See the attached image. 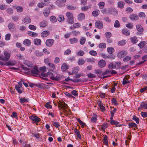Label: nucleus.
<instances>
[{
	"label": "nucleus",
	"mask_w": 147,
	"mask_h": 147,
	"mask_svg": "<svg viewBox=\"0 0 147 147\" xmlns=\"http://www.w3.org/2000/svg\"><path fill=\"white\" fill-rule=\"evenodd\" d=\"M50 32L49 31L45 30L42 32L41 34V36L42 38H45L49 35Z\"/></svg>",
	"instance_id": "obj_16"
},
{
	"label": "nucleus",
	"mask_w": 147,
	"mask_h": 147,
	"mask_svg": "<svg viewBox=\"0 0 147 147\" xmlns=\"http://www.w3.org/2000/svg\"><path fill=\"white\" fill-rule=\"evenodd\" d=\"M125 55V52L124 51H121L117 54V57L120 58H123Z\"/></svg>",
	"instance_id": "obj_20"
},
{
	"label": "nucleus",
	"mask_w": 147,
	"mask_h": 147,
	"mask_svg": "<svg viewBox=\"0 0 147 147\" xmlns=\"http://www.w3.org/2000/svg\"><path fill=\"white\" fill-rule=\"evenodd\" d=\"M145 44V42H141L138 44V46L140 47V48H142L144 46Z\"/></svg>",
	"instance_id": "obj_59"
},
{
	"label": "nucleus",
	"mask_w": 147,
	"mask_h": 147,
	"mask_svg": "<svg viewBox=\"0 0 147 147\" xmlns=\"http://www.w3.org/2000/svg\"><path fill=\"white\" fill-rule=\"evenodd\" d=\"M29 118L32 121L33 124H34V123H38L41 121L40 118L34 114L30 116Z\"/></svg>",
	"instance_id": "obj_4"
},
{
	"label": "nucleus",
	"mask_w": 147,
	"mask_h": 147,
	"mask_svg": "<svg viewBox=\"0 0 147 147\" xmlns=\"http://www.w3.org/2000/svg\"><path fill=\"white\" fill-rule=\"evenodd\" d=\"M143 109H147V104L145 103L144 102H143L141 104L140 106L138 108V110H142Z\"/></svg>",
	"instance_id": "obj_12"
},
{
	"label": "nucleus",
	"mask_w": 147,
	"mask_h": 147,
	"mask_svg": "<svg viewBox=\"0 0 147 147\" xmlns=\"http://www.w3.org/2000/svg\"><path fill=\"white\" fill-rule=\"evenodd\" d=\"M131 42L134 44H135L138 41L137 37L136 36H134L130 38Z\"/></svg>",
	"instance_id": "obj_31"
},
{
	"label": "nucleus",
	"mask_w": 147,
	"mask_h": 147,
	"mask_svg": "<svg viewBox=\"0 0 147 147\" xmlns=\"http://www.w3.org/2000/svg\"><path fill=\"white\" fill-rule=\"evenodd\" d=\"M107 139L108 137L106 135H105L103 139V143H104L107 146L108 145V143L109 142Z\"/></svg>",
	"instance_id": "obj_37"
},
{
	"label": "nucleus",
	"mask_w": 147,
	"mask_h": 147,
	"mask_svg": "<svg viewBox=\"0 0 147 147\" xmlns=\"http://www.w3.org/2000/svg\"><path fill=\"white\" fill-rule=\"evenodd\" d=\"M88 81V79L86 78L83 79L81 80L80 79H74L72 80V81L74 83L87 82Z\"/></svg>",
	"instance_id": "obj_11"
},
{
	"label": "nucleus",
	"mask_w": 147,
	"mask_h": 147,
	"mask_svg": "<svg viewBox=\"0 0 147 147\" xmlns=\"http://www.w3.org/2000/svg\"><path fill=\"white\" fill-rule=\"evenodd\" d=\"M66 15L67 17V21L68 23L70 24H73L74 23L73 15L72 13L69 12H67Z\"/></svg>",
	"instance_id": "obj_3"
},
{
	"label": "nucleus",
	"mask_w": 147,
	"mask_h": 147,
	"mask_svg": "<svg viewBox=\"0 0 147 147\" xmlns=\"http://www.w3.org/2000/svg\"><path fill=\"white\" fill-rule=\"evenodd\" d=\"M42 76L44 77L49 76L51 79L54 80H58L60 79L59 76H57L56 74H54L51 72H48L47 74H42Z\"/></svg>",
	"instance_id": "obj_2"
},
{
	"label": "nucleus",
	"mask_w": 147,
	"mask_h": 147,
	"mask_svg": "<svg viewBox=\"0 0 147 147\" xmlns=\"http://www.w3.org/2000/svg\"><path fill=\"white\" fill-rule=\"evenodd\" d=\"M125 26L127 28L130 29H132L133 27V25L131 23H129L126 24Z\"/></svg>",
	"instance_id": "obj_63"
},
{
	"label": "nucleus",
	"mask_w": 147,
	"mask_h": 147,
	"mask_svg": "<svg viewBox=\"0 0 147 147\" xmlns=\"http://www.w3.org/2000/svg\"><path fill=\"white\" fill-rule=\"evenodd\" d=\"M69 68V66L65 63H63L61 67V69L63 71H66Z\"/></svg>",
	"instance_id": "obj_26"
},
{
	"label": "nucleus",
	"mask_w": 147,
	"mask_h": 147,
	"mask_svg": "<svg viewBox=\"0 0 147 147\" xmlns=\"http://www.w3.org/2000/svg\"><path fill=\"white\" fill-rule=\"evenodd\" d=\"M128 126H129V127L130 128H137V125L134 123V122H131L129 123Z\"/></svg>",
	"instance_id": "obj_33"
},
{
	"label": "nucleus",
	"mask_w": 147,
	"mask_h": 147,
	"mask_svg": "<svg viewBox=\"0 0 147 147\" xmlns=\"http://www.w3.org/2000/svg\"><path fill=\"white\" fill-rule=\"evenodd\" d=\"M110 122L111 125H118L119 123V122L114 120Z\"/></svg>",
	"instance_id": "obj_56"
},
{
	"label": "nucleus",
	"mask_w": 147,
	"mask_h": 147,
	"mask_svg": "<svg viewBox=\"0 0 147 147\" xmlns=\"http://www.w3.org/2000/svg\"><path fill=\"white\" fill-rule=\"evenodd\" d=\"M4 55L5 56V61H7L10 58V55L9 53L6 51H5L4 53Z\"/></svg>",
	"instance_id": "obj_24"
},
{
	"label": "nucleus",
	"mask_w": 147,
	"mask_h": 147,
	"mask_svg": "<svg viewBox=\"0 0 147 147\" xmlns=\"http://www.w3.org/2000/svg\"><path fill=\"white\" fill-rule=\"evenodd\" d=\"M93 117L91 118V120L93 123H96L97 121V115L95 114H93Z\"/></svg>",
	"instance_id": "obj_30"
},
{
	"label": "nucleus",
	"mask_w": 147,
	"mask_h": 147,
	"mask_svg": "<svg viewBox=\"0 0 147 147\" xmlns=\"http://www.w3.org/2000/svg\"><path fill=\"white\" fill-rule=\"evenodd\" d=\"M108 52L110 54L113 53L115 51L114 49L112 47H108L107 48Z\"/></svg>",
	"instance_id": "obj_46"
},
{
	"label": "nucleus",
	"mask_w": 147,
	"mask_h": 147,
	"mask_svg": "<svg viewBox=\"0 0 147 147\" xmlns=\"http://www.w3.org/2000/svg\"><path fill=\"white\" fill-rule=\"evenodd\" d=\"M22 86V83L21 82H19L18 84L15 86V88L18 92L21 94L22 92V91L20 89Z\"/></svg>",
	"instance_id": "obj_6"
},
{
	"label": "nucleus",
	"mask_w": 147,
	"mask_h": 147,
	"mask_svg": "<svg viewBox=\"0 0 147 147\" xmlns=\"http://www.w3.org/2000/svg\"><path fill=\"white\" fill-rule=\"evenodd\" d=\"M28 28L30 30H35L36 29V27L33 25H29Z\"/></svg>",
	"instance_id": "obj_64"
},
{
	"label": "nucleus",
	"mask_w": 147,
	"mask_h": 147,
	"mask_svg": "<svg viewBox=\"0 0 147 147\" xmlns=\"http://www.w3.org/2000/svg\"><path fill=\"white\" fill-rule=\"evenodd\" d=\"M108 68L111 69H115L116 68V65L114 64L113 63H111L109 64Z\"/></svg>",
	"instance_id": "obj_35"
},
{
	"label": "nucleus",
	"mask_w": 147,
	"mask_h": 147,
	"mask_svg": "<svg viewBox=\"0 0 147 147\" xmlns=\"http://www.w3.org/2000/svg\"><path fill=\"white\" fill-rule=\"evenodd\" d=\"M66 0H57L56 2V5L59 7H61L65 6Z\"/></svg>",
	"instance_id": "obj_8"
},
{
	"label": "nucleus",
	"mask_w": 147,
	"mask_h": 147,
	"mask_svg": "<svg viewBox=\"0 0 147 147\" xmlns=\"http://www.w3.org/2000/svg\"><path fill=\"white\" fill-rule=\"evenodd\" d=\"M42 41L41 39L38 38H35L33 40L34 44L36 46H39L41 45Z\"/></svg>",
	"instance_id": "obj_17"
},
{
	"label": "nucleus",
	"mask_w": 147,
	"mask_h": 147,
	"mask_svg": "<svg viewBox=\"0 0 147 147\" xmlns=\"http://www.w3.org/2000/svg\"><path fill=\"white\" fill-rule=\"evenodd\" d=\"M126 41L125 40H123L119 41L118 43V45L120 46L124 45L126 43Z\"/></svg>",
	"instance_id": "obj_34"
},
{
	"label": "nucleus",
	"mask_w": 147,
	"mask_h": 147,
	"mask_svg": "<svg viewBox=\"0 0 147 147\" xmlns=\"http://www.w3.org/2000/svg\"><path fill=\"white\" fill-rule=\"evenodd\" d=\"M110 70L107 69L105 72L102 73L100 76V77L103 79L107 78L111 76L110 74Z\"/></svg>",
	"instance_id": "obj_5"
},
{
	"label": "nucleus",
	"mask_w": 147,
	"mask_h": 147,
	"mask_svg": "<svg viewBox=\"0 0 147 147\" xmlns=\"http://www.w3.org/2000/svg\"><path fill=\"white\" fill-rule=\"evenodd\" d=\"M54 42V40L52 39H48L46 41V46L48 47H51L53 45Z\"/></svg>",
	"instance_id": "obj_7"
},
{
	"label": "nucleus",
	"mask_w": 147,
	"mask_h": 147,
	"mask_svg": "<svg viewBox=\"0 0 147 147\" xmlns=\"http://www.w3.org/2000/svg\"><path fill=\"white\" fill-rule=\"evenodd\" d=\"M39 72L37 67L35 66L31 69V73L32 74L38 75L39 74Z\"/></svg>",
	"instance_id": "obj_10"
},
{
	"label": "nucleus",
	"mask_w": 147,
	"mask_h": 147,
	"mask_svg": "<svg viewBox=\"0 0 147 147\" xmlns=\"http://www.w3.org/2000/svg\"><path fill=\"white\" fill-rule=\"evenodd\" d=\"M28 100L25 98H22L20 99V102L21 103L28 102Z\"/></svg>",
	"instance_id": "obj_51"
},
{
	"label": "nucleus",
	"mask_w": 147,
	"mask_h": 147,
	"mask_svg": "<svg viewBox=\"0 0 147 147\" xmlns=\"http://www.w3.org/2000/svg\"><path fill=\"white\" fill-rule=\"evenodd\" d=\"M133 11V9L130 7H127L125 9V11L127 13H131Z\"/></svg>",
	"instance_id": "obj_58"
},
{
	"label": "nucleus",
	"mask_w": 147,
	"mask_h": 147,
	"mask_svg": "<svg viewBox=\"0 0 147 147\" xmlns=\"http://www.w3.org/2000/svg\"><path fill=\"white\" fill-rule=\"evenodd\" d=\"M123 34L126 36H129L130 35V32L129 30L126 28L123 29L122 30Z\"/></svg>",
	"instance_id": "obj_25"
},
{
	"label": "nucleus",
	"mask_w": 147,
	"mask_h": 147,
	"mask_svg": "<svg viewBox=\"0 0 147 147\" xmlns=\"http://www.w3.org/2000/svg\"><path fill=\"white\" fill-rule=\"evenodd\" d=\"M77 18L79 21H82L85 18V14L83 13H80L78 15Z\"/></svg>",
	"instance_id": "obj_13"
},
{
	"label": "nucleus",
	"mask_w": 147,
	"mask_h": 147,
	"mask_svg": "<svg viewBox=\"0 0 147 147\" xmlns=\"http://www.w3.org/2000/svg\"><path fill=\"white\" fill-rule=\"evenodd\" d=\"M6 65H14L15 64V63L12 61H9L6 63Z\"/></svg>",
	"instance_id": "obj_50"
},
{
	"label": "nucleus",
	"mask_w": 147,
	"mask_h": 147,
	"mask_svg": "<svg viewBox=\"0 0 147 147\" xmlns=\"http://www.w3.org/2000/svg\"><path fill=\"white\" fill-rule=\"evenodd\" d=\"M99 11L98 10H95L93 11L92 13V15L95 17H96L98 15V11Z\"/></svg>",
	"instance_id": "obj_53"
},
{
	"label": "nucleus",
	"mask_w": 147,
	"mask_h": 147,
	"mask_svg": "<svg viewBox=\"0 0 147 147\" xmlns=\"http://www.w3.org/2000/svg\"><path fill=\"white\" fill-rule=\"evenodd\" d=\"M89 53L91 55L94 56H96L97 55V53L95 51H90Z\"/></svg>",
	"instance_id": "obj_60"
},
{
	"label": "nucleus",
	"mask_w": 147,
	"mask_h": 147,
	"mask_svg": "<svg viewBox=\"0 0 147 147\" xmlns=\"http://www.w3.org/2000/svg\"><path fill=\"white\" fill-rule=\"evenodd\" d=\"M53 126L57 128L59 127L60 126V123L59 122L54 121L53 122Z\"/></svg>",
	"instance_id": "obj_62"
},
{
	"label": "nucleus",
	"mask_w": 147,
	"mask_h": 147,
	"mask_svg": "<svg viewBox=\"0 0 147 147\" xmlns=\"http://www.w3.org/2000/svg\"><path fill=\"white\" fill-rule=\"evenodd\" d=\"M120 26L119 22L118 20H116L115 21L114 24V27L115 28H119Z\"/></svg>",
	"instance_id": "obj_54"
},
{
	"label": "nucleus",
	"mask_w": 147,
	"mask_h": 147,
	"mask_svg": "<svg viewBox=\"0 0 147 147\" xmlns=\"http://www.w3.org/2000/svg\"><path fill=\"white\" fill-rule=\"evenodd\" d=\"M137 30L140 32L141 33L144 31V29L142 26L140 24H137L136 26Z\"/></svg>",
	"instance_id": "obj_18"
},
{
	"label": "nucleus",
	"mask_w": 147,
	"mask_h": 147,
	"mask_svg": "<svg viewBox=\"0 0 147 147\" xmlns=\"http://www.w3.org/2000/svg\"><path fill=\"white\" fill-rule=\"evenodd\" d=\"M40 1L43 3L44 6L48 5L50 2L49 0H41Z\"/></svg>",
	"instance_id": "obj_47"
},
{
	"label": "nucleus",
	"mask_w": 147,
	"mask_h": 147,
	"mask_svg": "<svg viewBox=\"0 0 147 147\" xmlns=\"http://www.w3.org/2000/svg\"><path fill=\"white\" fill-rule=\"evenodd\" d=\"M98 47L100 49H104L106 47V44L105 43H101L99 44Z\"/></svg>",
	"instance_id": "obj_49"
},
{
	"label": "nucleus",
	"mask_w": 147,
	"mask_h": 147,
	"mask_svg": "<svg viewBox=\"0 0 147 147\" xmlns=\"http://www.w3.org/2000/svg\"><path fill=\"white\" fill-rule=\"evenodd\" d=\"M106 65V62L105 61L103 60H101L99 61L98 63V65L100 67H104Z\"/></svg>",
	"instance_id": "obj_15"
},
{
	"label": "nucleus",
	"mask_w": 147,
	"mask_h": 147,
	"mask_svg": "<svg viewBox=\"0 0 147 147\" xmlns=\"http://www.w3.org/2000/svg\"><path fill=\"white\" fill-rule=\"evenodd\" d=\"M110 13L113 14H117V11L115 9L113 8H111L109 10Z\"/></svg>",
	"instance_id": "obj_42"
},
{
	"label": "nucleus",
	"mask_w": 147,
	"mask_h": 147,
	"mask_svg": "<svg viewBox=\"0 0 147 147\" xmlns=\"http://www.w3.org/2000/svg\"><path fill=\"white\" fill-rule=\"evenodd\" d=\"M21 67L22 68L23 70H25L27 74H28L30 73V71L29 68L26 67L25 66L23 65H21Z\"/></svg>",
	"instance_id": "obj_32"
},
{
	"label": "nucleus",
	"mask_w": 147,
	"mask_h": 147,
	"mask_svg": "<svg viewBox=\"0 0 147 147\" xmlns=\"http://www.w3.org/2000/svg\"><path fill=\"white\" fill-rule=\"evenodd\" d=\"M22 21L24 23L28 24L31 22V20L29 16H26L23 19Z\"/></svg>",
	"instance_id": "obj_14"
},
{
	"label": "nucleus",
	"mask_w": 147,
	"mask_h": 147,
	"mask_svg": "<svg viewBox=\"0 0 147 147\" xmlns=\"http://www.w3.org/2000/svg\"><path fill=\"white\" fill-rule=\"evenodd\" d=\"M43 13L45 16V17H47L50 13V10L48 9H45Z\"/></svg>",
	"instance_id": "obj_44"
},
{
	"label": "nucleus",
	"mask_w": 147,
	"mask_h": 147,
	"mask_svg": "<svg viewBox=\"0 0 147 147\" xmlns=\"http://www.w3.org/2000/svg\"><path fill=\"white\" fill-rule=\"evenodd\" d=\"M69 41L71 44H73L74 43H76L78 41V39L76 38H70Z\"/></svg>",
	"instance_id": "obj_40"
},
{
	"label": "nucleus",
	"mask_w": 147,
	"mask_h": 147,
	"mask_svg": "<svg viewBox=\"0 0 147 147\" xmlns=\"http://www.w3.org/2000/svg\"><path fill=\"white\" fill-rule=\"evenodd\" d=\"M86 40V38H82L80 39V42L81 45H84Z\"/></svg>",
	"instance_id": "obj_61"
},
{
	"label": "nucleus",
	"mask_w": 147,
	"mask_h": 147,
	"mask_svg": "<svg viewBox=\"0 0 147 147\" xmlns=\"http://www.w3.org/2000/svg\"><path fill=\"white\" fill-rule=\"evenodd\" d=\"M31 43V41L28 39L25 40L23 42V44L26 46H29L30 45Z\"/></svg>",
	"instance_id": "obj_23"
},
{
	"label": "nucleus",
	"mask_w": 147,
	"mask_h": 147,
	"mask_svg": "<svg viewBox=\"0 0 147 147\" xmlns=\"http://www.w3.org/2000/svg\"><path fill=\"white\" fill-rule=\"evenodd\" d=\"M74 132L76 135L77 137L79 139H81V136L80 134V131L76 128H75L74 129Z\"/></svg>",
	"instance_id": "obj_19"
},
{
	"label": "nucleus",
	"mask_w": 147,
	"mask_h": 147,
	"mask_svg": "<svg viewBox=\"0 0 147 147\" xmlns=\"http://www.w3.org/2000/svg\"><path fill=\"white\" fill-rule=\"evenodd\" d=\"M108 124L107 123H104L101 125L100 130L102 131L105 130V129L108 127Z\"/></svg>",
	"instance_id": "obj_38"
},
{
	"label": "nucleus",
	"mask_w": 147,
	"mask_h": 147,
	"mask_svg": "<svg viewBox=\"0 0 147 147\" xmlns=\"http://www.w3.org/2000/svg\"><path fill=\"white\" fill-rule=\"evenodd\" d=\"M132 119L135 121L137 124H138L139 123V119L136 115H134L133 116Z\"/></svg>",
	"instance_id": "obj_45"
},
{
	"label": "nucleus",
	"mask_w": 147,
	"mask_h": 147,
	"mask_svg": "<svg viewBox=\"0 0 147 147\" xmlns=\"http://www.w3.org/2000/svg\"><path fill=\"white\" fill-rule=\"evenodd\" d=\"M47 25V22L46 20H44L41 22L40 24V27L45 28Z\"/></svg>",
	"instance_id": "obj_27"
},
{
	"label": "nucleus",
	"mask_w": 147,
	"mask_h": 147,
	"mask_svg": "<svg viewBox=\"0 0 147 147\" xmlns=\"http://www.w3.org/2000/svg\"><path fill=\"white\" fill-rule=\"evenodd\" d=\"M8 27L10 30L14 29V25L12 23H10L8 25Z\"/></svg>",
	"instance_id": "obj_55"
},
{
	"label": "nucleus",
	"mask_w": 147,
	"mask_h": 147,
	"mask_svg": "<svg viewBox=\"0 0 147 147\" xmlns=\"http://www.w3.org/2000/svg\"><path fill=\"white\" fill-rule=\"evenodd\" d=\"M24 63L29 67H32L33 66V64L32 62L28 61L26 60L24 61Z\"/></svg>",
	"instance_id": "obj_29"
},
{
	"label": "nucleus",
	"mask_w": 147,
	"mask_h": 147,
	"mask_svg": "<svg viewBox=\"0 0 147 147\" xmlns=\"http://www.w3.org/2000/svg\"><path fill=\"white\" fill-rule=\"evenodd\" d=\"M79 67H75L74 68L72 71L73 74H76L78 73Z\"/></svg>",
	"instance_id": "obj_57"
},
{
	"label": "nucleus",
	"mask_w": 147,
	"mask_h": 147,
	"mask_svg": "<svg viewBox=\"0 0 147 147\" xmlns=\"http://www.w3.org/2000/svg\"><path fill=\"white\" fill-rule=\"evenodd\" d=\"M129 18L130 19L134 20H137L138 19V16L136 14H131L129 16Z\"/></svg>",
	"instance_id": "obj_22"
},
{
	"label": "nucleus",
	"mask_w": 147,
	"mask_h": 147,
	"mask_svg": "<svg viewBox=\"0 0 147 147\" xmlns=\"http://www.w3.org/2000/svg\"><path fill=\"white\" fill-rule=\"evenodd\" d=\"M58 107L59 108V110H60L61 109L63 110V112L64 113V114L65 115H67L68 114V111L65 109H67L68 106L64 102H59L58 104Z\"/></svg>",
	"instance_id": "obj_1"
},
{
	"label": "nucleus",
	"mask_w": 147,
	"mask_h": 147,
	"mask_svg": "<svg viewBox=\"0 0 147 147\" xmlns=\"http://www.w3.org/2000/svg\"><path fill=\"white\" fill-rule=\"evenodd\" d=\"M47 66H48L49 68H51L53 70L55 69V65L53 63H49L48 64V65H47Z\"/></svg>",
	"instance_id": "obj_52"
},
{
	"label": "nucleus",
	"mask_w": 147,
	"mask_h": 147,
	"mask_svg": "<svg viewBox=\"0 0 147 147\" xmlns=\"http://www.w3.org/2000/svg\"><path fill=\"white\" fill-rule=\"evenodd\" d=\"M96 28L99 29H102L103 27L102 22L100 21H97L95 23Z\"/></svg>",
	"instance_id": "obj_9"
},
{
	"label": "nucleus",
	"mask_w": 147,
	"mask_h": 147,
	"mask_svg": "<svg viewBox=\"0 0 147 147\" xmlns=\"http://www.w3.org/2000/svg\"><path fill=\"white\" fill-rule=\"evenodd\" d=\"M57 20L60 22H61L63 21L64 19V17L63 15H59L57 18Z\"/></svg>",
	"instance_id": "obj_39"
},
{
	"label": "nucleus",
	"mask_w": 147,
	"mask_h": 147,
	"mask_svg": "<svg viewBox=\"0 0 147 147\" xmlns=\"http://www.w3.org/2000/svg\"><path fill=\"white\" fill-rule=\"evenodd\" d=\"M50 19L51 22L53 23H55L57 22V19L55 16H52L50 17Z\"/></svg>",
	"instance_id": "obj_48"
},
{
	"label": "nucleus",
	"mask_w": 147,
	"mask_h": 147,
	"mask_svg": "<svg viewBox=\"0 0 147 147\" xmlns=\"http://www.w3.org/2000/svg\"><path fill=\"white\" fill-rule=\"evenodd\" d=\"M28 34L29 36L33 37L37 36H38L37 33L31 31H28Z\"/></svg>",
	"instance_id": "obj_36"
},
{
	"label": "nucleus",
	"mask_w": 147,
	"mask_h": 147,
	"mask_svg": "<svg viewBox=\"0 0 147 147\" xmlns=\"http://www.w3.org/2000/svg\"><path fill=\"white\" fill-rule=\"evenodd\" d=\"M77 120L81 125V127L82 128H84V127H86V124L82 122L80 118H78L77 119Z\"/></svg>",
	"instance_id": "obj_28"
},
{
	"label": "nucleus",
	"mask_w": 147,
	"mask_h": 147,
	"mask_svg": "<svg viewBox=\"0 0 147 147\" xmlns=\"http://www.w3.org/2000/svg\"><path fill=\"white\" fill-rule=\"evenodd\" d=\"M105 3L104 2H100L98 4V6L99 7V8L100 9H103L104 8Z\"/></svg>",
	"instance_id": "obj_43"
},
{
	"label": "nucleus",
	"mask_w": 147,
	"mask_h": 147,
	"mask_svg": "<svg viewBox=\"0 0 147 147\" xmlns=\"http://www.w3.org/2000/svg\"><path fill=\"white\" fill-rule=\"evenodd\" d=\"M125 5V3L122 1H119L117 3L118 7L120 9L123 8L124 7Z\"/></svg>",
	"instance_id": "obj_21"
},
{
	"label": "nucleus",
	"mask_w": 147,
	"mask_h": 147,
	"mask_svg": "<svg viewBox=\"0 0 147 147\" xmlns=\"http://www.w3.org/2000/svg\"><path fill=\"white\" fill-rule=\"evenodd\" d=\"M91 5H90L88 6H85L82 7L81 8V10L82 11H85L87 10L89 8H90L91 7Z\"/></svg>",
	"instance_id": "obj_41"
}]
</instances>
